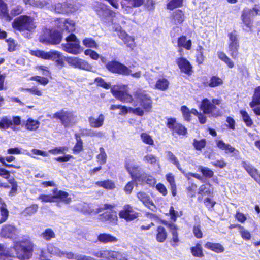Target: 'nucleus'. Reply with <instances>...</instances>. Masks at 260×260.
Wrapping results in <instances>:
<instances>
[{
	"instance_id": "f257e3e1",
	"label": "nucleus",
	"mask_w": 260,
	"mask_h": 260,
	"mask_svg": "<svg viewBox=\"0 0 260 260\" xmlns=\"http://www.w3.org/2000/svg\"><path fill=\"white\" fill-rule=\"evenodd\" d=\"M111 91L113 96L123 103H132L133 105L137 106L136 102L139 103L140 105L147 111H149L152 108V101L150 97L145 91L141 89L137 90L134 94L136 101H134L132 96L129 94L128 88L126 85H114Z\"/></svg>"
},
{
	"instance_id": "f03ea898",
	"label": "nucleus",
	"mask_w": 260,
	"mask_h": 260,
	"mask_svg": "<svg viewBox=\"0 0 260 260\" xmlns=\"http://www.w3.org/2000/svg\"><path fill=\"white\" fill-rule=\"evenodd\" d=\"M33 247L28 237H19L17 240V258L21 260L28 259L32 255Z\"/></svg>"
},
{
	"instance_id": "7ed1b4c3",
	"label": "nucleus",
	"mask_w": 260,
	"mask_h": 260,
	"mask_svg": "<svg viewBox=\"0 0 260 260\" xmlns=\"http://www.w3.org/2000/svg\"><path fill=\"white\" fill-rule=\"evenodd\" d=\"M93 9L104 22L108 23L112 22V18L115 16V13L107 8L104 4L95 2L93 6Z\"/></svg>"
},
{
	"instance_id": "20e7f679",
	"label": "nucleus",
	"mask_w": 260,
	"mask_h": 260,
	"mask_svg": "<svg viewBox=\"0 0 260 260\" xmlns=\"http://www.w3.org/2000/svg\"><path fill=\"white\" fill-rule=\"evenodd\" d=\"M55 27L49 30V32H73L75 30V23L69 19H59L55 21Z\"/></svg>"
},
{
	"instance_id": "39448f33",
	"label": "nucleus",
	"mask_w": 260,
	"mask_h": 260,
	"mask_svg": "<svg viewBox=\"0 0 260 260\" xmlns=\"http://www.w3.org/2000/svg\"><path fill=\"white\" fill-rule=\"evenodd\" d=\"M221 101L218 99H213L211 102L207 99H205L202 102L201 109L204 114L217 117L220 115V112L216 106L219 105Z\"/></svg>"
},
{
	"instance_id": "423d86ee",
	"label": "nucleus",
	"mask_w": 260,
	"mask_h": 260,
	"mask_svg": "<svg viewBox=\"0 0 260 260\" xmlns=\"http://www.w3.org/2000/svg\"><path fill=\"white\" fill-rule=\"evenodd\" d=\"M53 118L59 119L61 124L66 127H70L76 122L74 114L71 112L63 110L54 114Z\"/></svg>"
},
{
	"instance_id": "0eeeda50",
	"label": "nucleus",
	"mask_w": 260,
	"mask_h": 260,
	"mask_svg": "<svg viewBox=\"0 0 260 260\" xmlns=\"http://www.w3.org/2000/svg\"><path fill=\"white\" fill-rule=\"evenodd\" d=\"M66 40L68 43L62 45L65 51L74 55H77L81 52L79 41L74 34H71L70 36L66 38Z\"/></svg>"
},
{
	"instance_id": "6e6552de",
	"label": "nucleus",
	"mask_w": 260,
	"mask_h": 260,
	"mask_svg": "<svg viewBox=\"0 0 260 260\" xmlns=\"http://www.w3.org/2000/svg\"><path fill=\"white\" fill-rule=\"evenodd\" d=\"M31 54L44 59L56 60L58 64H61L60 60L62 58L61 54L57 51L45 52L43 50L31 51Z\"/></svg>"
},
{
	"instance_id": "1a4fd4ad",
	"label": "nucleus",
	"mask_w": 260,
	"mask_h": 260,
	"mask_svg": "<svg viewBox=\"0 0 260 260\" xmlns=\"http://www.w3.org/2000/svg\"><path fill=\"white\" fill-rule=\"evenodd\" d=\"M125 168L132 178L136 182L139 179L141 168L139 165L136 164L133 160L127 159L125 164Z\"/></svg>"
},
{
	"instance_id": "9d476101",
	"label": "nucleus",
	"mask_w": 260,
	"mask_h": 260,
	"mask_svg": "<svg viewBox=\"0 0 260 260\" xmlns=\"http://www.w3.org/2000/svg\"><path fill=\"white\" fill-rule=\"evenodd\" d=\"M106 68L112 73L124 75H129L131 72V70L128 67L117 61H111L108 63Z\"/></svg>"
},
{
	"instance_id": "9b49d317",
	"label": "nucleus",
	"mask_w": 260,
	"mask_h": 260,
	"mask_svg": "<svg viewBox=\"0 0 260 260\" xmlns=\"http://www.w3.org/2000/svg\"><path fill=\"white\" fill-rule=\"evenodd\" d=\"M259 9L258 6H255L252 9L245 8L243 11L242 19L243 23L246 26L249 28V30L246 29V31H251V18L257 15L258 14Z\"/></svg>"
},
{
	"instance_id": "f8f14e48",
	"label": "nucleus",
	"mask_w": 260,
	"mask_h": 260,
	"mask_svg": "<svg viewBox=\"0 0 260 260\" xmlns=\"http://www.w3.org/2000/svg\"><path fill=\"white\" fill-rule=\"evenodd\" d=\"M93 255L98 258H105L109 260H121L120 258L121 257V254L119 252L107 249H103L95 251L93 253Z\"/></svg>"
},
{
	"instance_id": "ddd939ff",
	"label": "nucleus",
	"mask_w": 260,
	"mask_h": 260,
	"mask_svg": "<svg viewBox=\"0 0 260 260\" xmlns=\"http://www.w3.org/2000/svg\"><path fill=\"white\" fill-rule=\"evenodd\" d=\"M17 30L20 31L24 30L31 31L35 27L32 19L27 16H20L17 18Z\"/></svg>"
},
{
	"instance_id": "4468645a",
	"label": "nucleus",
	"mask_w": 260,
	"mask_h": 260,
	"mask_svg": "<svg viewBox=\"0 0 260 260\" xmlns=\"http://www.w3.org/2000/svg\"><path fill=\"white\" fill-rule=\"evenodd\" d=\"M65 60L70 65L82 70L89 71L92 68L87 62L78 57H68Z\"/></svg>"
},
{
	"instance_id": "2eb2a0df",
	"label": "nucleus",
	"mask_w": 260,
	"mask_h": 260,
	"mask_svg": "<svg viewBox=\"0 0 260 260\" xmlns=\"http://www.w3.org/2000/svg\"><path fill=\"white\" fill-rule=\"evenodd\" d=\"M138 213L134 208L129 204L125 205L123 209L119 212V216L126 221H131L138 217Z\"/></svg>"
},
{
	"instance_id": "dca6fc26",
	"label": "nucleus",
	"mask_w": 260,
	"mask_h": 260,
	"mask_svg": "<svg viewBox=\"0 0 260 260\" xmlns=\"http://www.w3.org/2000/svg\"><path fill=\"white\" fill-rule=\"evenodd\" d=\"M229 48L231 56L236 59L238 54V49L239 47V41L237 36L235 34H229Z\"/></svg>"
},
{
	"instance_id": "f3484780",
	"label": "nucleus",
	"mask_w": 260,
	"mask_h": 260,
	"mask_svg": "<svg viewBox=\"0 0 260 260\" xmlns=\"http://www.w3.org/2000/svg\"><path fill=\"white\" fill-rule=\"evenodd\" d=\"M167 127L173 132V134L176 133L179 135H185L187 133L186 128L182 125L177 123L174 118L168 119Z\"/></svg>"
},
{
	"instance_id": "a211bd4d",
	"label": "nucleus",
	"mask_w": 260,
	"mask_h": 260,
	"mask_svg": "<svg viewBox=\"0 0 260 260\" xmlns=\"http://www.w3.org/2000/svg\"><path fill=\"white\" fill-rule=\"evenodd\" d=\"M62 39L61 34H43L40 41L45 44H58Z\"/></svg>"
},
{
	"instance_id": "6ab92c4d",
	"label": "nucleus",
	"mask_w": 260,
	"mask_h": 260,
	"mask_svg": "<svg viewBox=\"0 0 260 260\" xmlns=\"http://www.w3.org/2000/svg\"><path fill=\"white\" fill-rule=\"evenodd\" d=\"M47 250L50 254L59 257H66L68 259H73L74 257V254L72 252L61 251L52 244L48 245Z\"/></svg>"
},
{
	"instance_id": "aec40b11",
	"label": "nucleus",
	"mask_w": 260,
	"mask_h": 260,
	"mask_svg": "<svg viewBox=\"0 0 260 260\" xmlns=\"http://www.w3.org/2000/svg\"><path fill=\"white\" fill-rule=\"evenodd\" d=\"M137 197L145 206L147 207L152 211L155 210L156 206L150 199L149 196L147 193L144 192H139L137 193Z\"/></svg>"
},
{
	"instance_id": "412c9836",
	"label": "nucleus",
	"mask_w": 260,
	"mask_h": 260,
	"mask_svg": "<svg viewBox=\"0 0 260 260\" xmlns=\"http://www.w3.org/2000/svg\"><path fill=\"white\" fill-rule=\"evenodd\" d=\"M177 64L182 72L188 75L191 74L192 67L187 60L183 58H180L177 60Z\"/></svg>"
},
{
	"instance_id": "4be33fe9",
	"label": "nucleus",
	"mask_w": 260,
	"mask_h": 260,
	"mask_svg": "<svg viewBox=\"0 0 260 260\" xmlns=\"http://www.w3.org/2000/svg\"><path fill=\"white\" fill-rule=\"evenodd\" d=\"M51 3L50 1H48ZM66 2L64 3H57L54 5H50V3L46 6L49 9L54 11L55 13L62 14H67Z\"/></svg>"
},
{
	"instance_id": "5701e85b",
	"label": "nucleus",
	"mask_w": 260,
	"mask_h": 260,
	"mask_svg": "<svg viewBox=\"0 0 260 260\" xmlns=\"http://www.w3.org/2000/svg\"><path fill=\"white\" fill-rule=\"evenodd\" d=\"M104 120L105 116L102 114L99 115L97 118L90 117L88 118L90 126L92 128H95L102 127L103 125Z\"/></svg>"
},
{
	"instance_id": "b1692460",
	"label": "nucleus",
	"mask_w": 260,
	"mask_h": 260,
	"mask_svg": "<svg viewBox=\"0 0 260 260\" xmlns=\"http://www.w3.org/2000/svg\"><path fill=\"white\" fill-rule=\"evenodd\" d=\"M242 166L251 177H252L256 182L259 181V174H258L257 169H256L251 165L246 162H243L242 163Z\"/></svg>"
},
{
	"instance_id": "393cba45",
	"label": "nucleus",
	"mask_w": 260,
	"mask_h": 260,
	"mask_svg": "<svg viewBox=\"0 0 260 260\" xmlns=\"http://www.w3.org/2000/svg\"><path fill=\"white\" fill-rule=\"evenodd\" d=\"M53 193H55V200L58 199L66 204H69L71 202V198L69 197V194L67 192L55 188L53 190Z\"/></svg>"
},
{
	"instance_id": "a878e982",
	"label": "nucleus",
	"mask_w": 260,
	"mask_h": 260,
	"mask_svg": "<svg viewBox=\"0 0 260 260\" xmlns=\"http://www.w3.org/2000/svg\"><path fill=\"white\" fill-rule=\"evenodd\" d=\"M67 14L77 11L81 7V5L77 1L67 0L66 2Z\"/></svg>"
},
{
	"instance_id": "bb28decb",
	"label": "nucleus",
	"mask_w": 260,
	"mask_h": 260,
	"mask_svg": "<svg viewBox=\"0 0 260 260\" xmlns=\"http://www.w3.org/2000/svg\"><path fill=\"white\" fill-rule=\"evenodd\" d=\"M119 37L123 41L127 47H129L131 49H133L135 47L136 44L134 42V38L128 34H119Z\"/></svg>"
},
{
	"instance_id": "cd10ccee",
	"label": "nucleus",
	"mask_w": 260,
	"mask_h": 260,
	"mask_svg": "<svg viewBox=\"0 0 260 260\" xmlns=\"http://www.w3.org/2000/svg\"><path fill=\"white\" fill-rule=\"evenodd\" d=\"M16 229L14 226L11 225H5L2 229L1 235L2 237L12 238L15 236Z\"/></svg>"
},
{
	"instance_id": "c85d7f7f",
	"label": "nucleus",
	"mask_w": 260,
	"mask_h": 260,
	"mask_svg": "<svg viewBox=\"0 0 260 260\" xmlns=\"http://www.w3.org/2000/svg\"><path fill=\"white\" fill-rule=\"evenodd\" d=\"M0 15L7 21H11L12 19L8 13L7 5L3 0H0Z\"/></svg>"
},
{
	"instance_id": "c756f323",
	"label": "nucleus",
	"mask_w": 260,
	"mask_h": 260,
	"mask_svg": "<svg viewBox=\"0 0 260 260\" xmlns=\"http://www.w3.org/2000/svg\"><path fill=\"white\" fill-rule=\"evenodd\" d=\"M137 182L142 183H145L148 184L149 186H152L155 184L156 180L152 176L143 173L140 176L139 179Z\"/></svg>"
},
{
	"instance_id": "7c9ffc66",
	"label": "nucleus",
	"mask_w": 260,
	"mask_h": 260,
	"mask_svg": "<svg viewBox=\"0 0 260 260\" xmlns=\"http://www.w3.org/2000/svg\"><path fill=\"white\" fill-rule=\"evenodd\" d=\"M167 232L165 228L162 226H159L156 230V239L158 242H164L167 239Z\"/></svg>"
},
{
	"instance_id": "2f4dec72",
	"label": "nucleus",
	"mask_w": 260,
	"mask_h": 260,
	"mask_svg": "<svg viewBox=\"0 0 260 260\" xmlns=\"http://www.w3.org/2000/svg\"><path fill=\"white\" fill-rule=\"evenodd\" d=\"M98 240L104 243H115L118 241V239L109 234H101L98 236Z\"/></svg>"
},
{
	"instance_id": "473e14b6",
	"label": "nucleus",
	"mask_w": 260,
	"mask_h": 260,
	"mask_svg": "<svg viewBox=\"0 0 260 260\" xmlns=\"http://www.w3.org/2000/svg\"><path fill=\"white\" fill-rule=\"evenodd\" d=\"M23 2L26 5H29L39 8H42L45 6L46 7L50 3L47 1L23 0Z\"/></svg>"
},
{
	"instance_id": "72a5a7b5",
	"label": "nucleus",
	"mask_w": 260,
	"mask_h": 260,
	"mask_svg": "<svg viewBox=\"0 0 260 260\" xmlns=\"http://www.w3.org/2000/svg\"><path fill=\"white\" fill-rule=\"evenodd\" d=\"M168 228H169L172 234V242L174 244H172V246H175L177 243L179 241V238L178 237V233H177V227L176 225L174 223H169L168 224Z\"/></svg>"
},
{
	"instance_id": "f704fd0d",
	"label": "nucleus",
	"mask_w": 260,
	"mask_h": 260,
	"mask_svg": "<svg viewBox=\"0 0 260 260\" xmlns=\"http://www.w3.org/2000/svg\"><path fill=\"white\" fill-rule=\"evenodd\" d=\"M205 247L210 249L216 253H221L224 251V248L222 245L219 243H213L211 242H207Z\"/></svg>"
},
{
	"instance_id": "c9c22d12",
	"label": "nucleus",
	"mask_w": 260,
	"mask_h": 260,
	"mask_svg": "<svg viewBox=\"0 0 260 260\" xmlns=\"http://www.w3.org/2000/svg\"><path fill=\"white\" fill-rule=\"evenodd\" d=\"M170 83L166 78H160L157 80L155 84V88L161 91L166 90L168 87Z\"/></svg>"
},
{
	"instance_id": "e433bc0d",
	"label": "nucleus",
	"mask_w": 260,
	"mask_h": 260,
	"mask_svg": "<svg viewBox=\"0 0 260 260\" xmlns=\"http://www.w3.org/2000/svg\"><path fill=\"white\" fill-rule=\"evenodd\" d=\"M40 125V122L39 121L29 118L26 122L25 127L29 131H36L39 127Z\"/></svg>"
},
{
	"instance_id": "4c0bfd02",
	"label": "nucleus",
	"mask_w": 260,
	"mask_h": 260,
	"mask_svg": "<svg viewBox=\"0 0 260 260\" xmlns=\"http://www.w3.org/2000/svg\"><path fill=\"white\" fill-rule=\"evenodd\" d=\"M216 145L220 149L224 151L225 153H232L235 150L234 147L229 144L225 143L222 140L217 141Z\"/></svg>"
},
{
	"instance_id": "58836bf2",
	"label": "nucleus",
	"mask_w": 260,
	"mask_h": 260,
	"mask_svg": "<svg viewBox=\"0 0 260 260\" xmlns=\"http://www.w3.org/2000/svg\"><path fill=\"white\" fill-rule=\"evenodd\" d=\"M258 105H260V86L255 89L252 101L250 103L249 106L253 108Z\"/></svg>"
},
{
	"instance_id": "ea45409f",
	"label": "nucleus",
	"mask_w": 260,
	"mask_h": 260,
	"mask_svg": "<svg viewBox=\"0 0 260 260\" xmlns=\"http://www.w3.org/2000/svg\"><path fill=\"white\" fill-rule=\"evenodd\" d=\"M95 184L99 187H103L106 189H114L115 188L114 182L111 180H107L103 181H98Z\"/></svg>"
},
{
	"instance_id": "a19ab883",
	"label": "nucleus",
	"mask_w": 260,
	"mask_h": 260,
	"mask_svg": "<svg viewBox=\"0 0 260 260\" xmlns=\"http://www.w3.org/2000/svg\"><path fill=\"white\" fill-rule=\"evenodd\" d=\"M178 45L179 47H182L189 50L191 49V41L190 40H187L185 37L182 36L178 39Z\"/></svg>"
},
{
	"instance_id": "79ce46f5",
	"label": "nucleus",
	"mask_w": 260,
	"mask_h": 260,
	"mask_svg": "<svg viewBox=\"0 0 260 260\" xmlns=\"http://www.w3.org/2000/svg\"><path fill=\"white\" fill-rule=\"evenodd\" d=\"M143 161L147 163L152 165H158V159L154 155L152 154H148L145 155L143 158Z\"/></svg>"
},
{
	"instance_id": "37998d69",
	"label": "nucleus",
	"mask_w": 260,
	"mask_h": 260,
	"mask_svg": "<svg viewBox=\"0 0 260 260\" xmlns=\"http://www.w3.org/2000/svg\"><path fill=\"white\" fill-rule=\"evenodd\" d=\"M75 138L77 141V143L73 148V151L74 153L77 154L81 152L83 149L82 141L80 138V136L76 134Z\"/></svg>"
},
{
	"instance_id": "c03bdc74",
	"label": "nucleus",
	"mask_w": 260,
	"mask_h": 260,
	"mask_svg": "<svg viewBox=\"0 0 260 260\" xmlns=\"http://www.w3.org/2000/svg\"><path fill=\"white\" fill-rule=\"evenodd\" d=\"M40 236L45 240L49 241L55 237V234L52 229H47L41 233Z\"/></svg>"
},
{
	"instance_id": "a18cd8bd",
	"label": "nucleus",
	"mask_w": 260,
	"mask_h": 260,
	"mask_svg": "<svg viewBox=\"0 0 260 260\" xmlns=\"http://www.w3.org/2000/svg\"><path fill=\"white\" fill-rule=\"evenodd\" d=\"M13 125V122L11 119L7 117H3L0 120V129H6Z\"/></svg>"
},
{
	"instance_id": "49530a36",
	"label": "nucleus",
	"mask_w": 260,
	"mask_h": 260,
	"mask_svg": "<svg viewBox=\"0 0 260 260\" xmlns=\"http://www.w3.org/2000/svg\"><path fill=\"white\" fill-rule=\"evenodd\" d=\"M240 114L242 116L243 120L244 121L246 126L248 127H251L253 123L252 120L247 112L245 111L241 110L240 111Z\"/></svg>"
},
{
	"instance_id": "de8ad7c7",
	"label": "nucleus",
	"mask_w": 260,
	"mask_h": 260,
	"mask_svg": "<svg viewBox=\"0 0 260 260\" xmlns=\"http://www.w3.org/2000/svg\"><path fill=\"white\" fill-rule=\"evenodd\" d=\"M196 60L199 64H202L204 60L203 55V48L202 46H198L196 53Z\"/></svg>"
},
{
	"instance_id": "09e8293b",
	"label": "nucleus",
	"mask_w": 260,
	"mask_h": 260,
	"mask_svg": "<svg viewBox=\"0 0 260 260\" xmlns=\"http://www.w3.org/2000/svg\"><path fill=\"white\" fill-rule=\"evenodd\" d=\"M99 150L100 153L97 155L96 158L100 164L104 165L106 162L107 154L103 147H100Z\"/></svg>"
},
{
	"instance_id": "8fccbe9b",
	"label": "nucleus",
	"mask_w": 260,
	"mask_h": 260,
	"mask_svg": "<svg viewBox=\"0 0 260 260\" xmlns=\"http://www.w3.org/2000/svg\"><path fill=\"white\" fill-rule=\"evenodd\" d=\"M167 156L168 159L173 164H174L180 171H181L183 173H184V171L180 168V164L177 157L173 154V153H172L171 151H167Z\"/></svg>"
},
{
	"instance_id": "3c124183",
	"label": "nucleus",
	"mask_w": 260,
	"mask_h": 260,
	"mask_svg": "<svg viewBox=\"0 0 260 260\" xmlns=\"http://www.w3.org/2000/svg\"><path fill=\"white\" fill-rule=\"evenodd\" d=\"M222 84V80L220 78L214 76L211 78L209 81V86L211 87H215L216 86H220Z\"/></svg>"
},
{
	"instance_id": "603ef678",
	"label": "nucleus",
	"mask_w": 260,
	"mask_h": 260,
	"mask_svg": "<svg viewBox=\"0 0 260 260\" xmlns=\"http://www.w3.org/2000/svg\"><path fill=\"white\" fill-rule=\"evenodd\" d=\"M53 195H40L38 199L41 200L43 202H55V193H53Z\"/></svg>"
},
{
	"instance_id": "864d4df0",
	"label": "nucleus",
	"mask_w": 260,
	"mask_h": 260,
	"mask_svg": "<svg viewBox=\"0 0 260 260\" xmlns=\"http://www.w3.org/2000/svg\"><path fill=\"white\" fill-rule=\"evenodd\" d=\"M173 20L175 23H180L184 20V14L180 10H177L173 13Z\"/></svg>"
},
{
	"instance_id": "5fc2aeb1",
	"label": "nucleus",
	"mask_w": 260,
	"mask_h": 260,
	"mask_svg": "<svg viewBox=\"0 0 260 260\" xmlns=\"http://www.w3.org/2000/svg\"><path fill=\"white\" fill-rule=\"evenodd\" d=\"M199 169L202 172L203 175L206 178H210L213 176V171L208 168L203 166H199Z\"/></svg>"
},
{
	"instance_id": "6e6d98bb",
	"label": "nucleus",
	"mask_w": 260,
	"mask_h": 260,
	"mask_svg": "<svg viewBox=\"0 0 260 260\" xmlns=\"http://www.w3.org/2000/svg\"><path fill=\"white\" fill-rule=\"evenodd\" d=\"M142 141L145 144L148 145H153L154 142L151 136L146 133H143L141 135Z\"/></svg>"
},
{
	"instance_id": "4d7b16f0",
	"label": "nucleus",
	"mask_w": 260,
	"mask_h": 260,
	"mask_svg": "<svg viewBox=\"0 0 260 260\" xmlns=\"http://www.w3.org/2000/svg\"><path fill=\"white\" fill-rule=\"evenodd\" d=\"M191 250L194 256L200 257L203 256L202 247L199 244H197L196 246L192 247Z\"/></svg>"
},
{
	"instance_id": "13d9d810",
	"label": "nucleus",
	"mask_w": 260,
	"mask_h": 260,
	"mask_svg": "<svg viewBox=\"0 0 260 260\" xmlns=\"http://www.w3.org/2000/svg\"><path fill=\"white\" fill-rule=\"evenodd\" d=\"M183 0H170L167 4L169 9L173 10L177 7H180L182 4Z\"/></svg>"
},
{
	"instance_id": "bf43d9fd",
	"label": "nucleus",
	"mask_w": 260,
	"mask_h": 260,
	"mask_svg": "<svg viewBox=\"0 0 260 260\" xmlns=\"http://www.w3.org/2000/svg\"><path fill=\"white\" fill-rule=\"evenodd\" d=\"M211 192L209 185H202L199 188L198 193L202 196L209 195Z\"/></svg>"
},
{
	"instance_id": "052dcab7",
	"label": "nucleus",
	"mask_w": 260,
	"mask_h": 260,
	"mask_svg": "<svg viewBox=\"0 0 260 260\" xmlns=\"http://www.w3.org/2000/svg\"><path fill=\"white\" fill-rule=\"evenodd\" d=\"M193 145L196 150H201L205 146L206 141L205 139H202L200 140L194 139L193 140Z\"/></svg>"
},
{
	"instance_id": "680f3d73",
	"label": "nucleus",
	"mask_w": 260,
	"mask_h": 260,
	"mask_svg": "<svg viewBox=\"0 0 260 260\" xmlns=\"http://www.w3.org/2000/svg\"><path fill=\"white\" fill-rule=\"evenodd\" d=\"M95 82L98 86L102 87L105 89H109L111 87L110 83H106L104 80L101 77L95 78Z\"/></svg>"
},
{
	"instance_id": "e2e57ef3",
	"label": "nucleus",
	"mask_w": 260,
	"mask_h": 260,
	"mask_svg": "<svg viewBox=\"0 0 260 260\" xmlns=\"http://www.w3.org/2000/svg\"><path fill=\"white\" fill-rule=\"evenodd\" d=\"M1 218L0 219V224L5 222L8 218L9 215V212L6 208V206L0 208Z\"/></svg>"
},
{
	"instance_id": "0e129e2a",
	"label": "nucleus",
	"mask_w": 260,
	"mask_h": 260,
	"mask_svg": "<svg viewBox=\"0 0 260 260\" xmlns=\"http://www.w3.org/2000/svg\"><path fill=\"white\" fill-rule=\"evenodd\" d=\"M30 80L37 81L43 85H46L49 82V80L47 78L42 77L39 76L32 77L30 78Z\"/></svg>"
},
{
	"instance_id": "69168bd1",
	"label": "nucleus",
	"mask_w": 260,
	"mask_h": 260,
	"mask_svg": "<svg viewBox=\"0 0 260 260\" xmlns=\"http://www.w3.org/2000/svg\"><path fill=\"white\" fill-rule=\"evenodd\" d=\"M104 215L106 219L108 220L112 221L117 219V215L115 211H108L104 213Z\"/></svg>"
},
{
	"instance_id": "338daca9",
	"label": "nucleus",
	"mask_w": 260,
	"mask_h": 260,
	"mask_svg": "<svg viewBox=\"0 0 260 260\" xmlns=\"http://www.w3.org/2000/svg\"><path fill=\"white\" fill-rule=\"evenodd\" d=\"M181 111L185 120L189 121L190 120L191 114L189 109L186 106H183L181 107Z\"/></svg>"
},
{
	"instance_id": "774afa93",
	"label": "nucleus",
	"mask_w": 260,
	"mask_h": 260,
	"mask_svg": "<svg viewBox=\"0 0 260 260\" xmlns=\"http://www.w3.org/2000/svg\"><path fill=\"white\" fill-rule=\"evenodd\" d=\"M0 251L2 253H0V257L3 259V260H12V256L9 254L5 253L4 251V245L0 244Z\"/></svg>"
}]
</instances>
